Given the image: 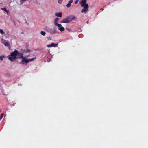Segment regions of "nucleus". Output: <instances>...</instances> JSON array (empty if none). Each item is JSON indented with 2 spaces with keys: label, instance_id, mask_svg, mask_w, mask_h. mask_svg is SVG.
<instances>
[{
  "label": "nucleus",
  "instance_id": "f257e3e1",
  "mask_svg": "<svg viewBox=\"0 0 148 148\" xmlns=\"http://www.w3.org/2000/svg\"><path fill=\"white\" fill-rule=\"evenodd\" d=\"M23 57V53L18 52L16 50H15L8 56V59L11 62L14 61L17 58L22 59Z\"/></svg>",
  "mask_w": 148,
  "mask_h": 148
},
{
  "label": "nucleus",
  "instance_id": "6ab92c4d",
  "mask_svg": "<svg viewBox=\"0 0 148 148\" xmlns=\"http://www.w3.org/2000/svg\"><path fill=\"white\" fill-rule=\"evenodd\" d=\"M26 0H21L20 1V2L21 3H22Z\"/></svg>",
  "mask_w": 148,
  "mask_h": 148
},
{
  "label": "nucleus",
  "instance_id": "412c9836",
  "mask_svg": "<svg viewBox=\"0 0 148 148\" xmlns=\"http://www.w3.org/2000/svg\"><path fill=\"white\" fill-rule=\"evenodd\" d=\"M62 0H58L59 3L61 4L62 2Z\"/></svg>",
  "mask_w": 148,
  "mask_h": 148
},
{
  "label": "nucleus",
  "instance_id": "20e7f679",
  "mask_svg": "<svg viewBox=\"0 0 148 148\" xmlns=\"http://www.w3.org/2000/svg\"><path fill=\"white\" fill-rule=\"evenodd\" d=\"M28 63V59H27L26 57H24L22 58V60L20 63H21L23 64H25V63H26V65H27V64Z\"/></svg>",
  "mask_w": 148,
  "mask_h": 148
},
{
  "label": "nucleus",
  "instance_id": "6e6552de",
  "mask_svg": "<svg viewBox=\"0 0 148 148\" xmlns=\"http://www.w3.org/2000/svg\"><path fill=\"white\" fill-rule=\"evenodd\" d=\"M69 23V21H68L67 17L64 19L62 21H60L61 23Z\"/></svg>",
  "mask_w": 148,
  "mask_h": 148
},
{
  "label": "nucleus",
  "instance_id": "dca6fc26",
  "mask_svg": "<svg viewBox=\"0 0 148 148\" xmlns=\"http://www.w3.org/2000/svg\"><path fill=\"white\" fill-rule=\"evenodd\" d=\"M31 51V50H24V52H25V53H27V52H30Z\"/></svg>",
  "mask_w": 148,
  "mask_h": 148
},
{
  "label": "nucleus",
  "instance_id": "423d86ee",
  "mask_svg": "<svg viewBox=\"0 0 148 148\" xmlns=\"http://www.w3.org/2000/svg\"><path fill=\"white\" fill-rule=\"evenodd\" d=\"M1 42L6 46H8L10 45L9 42L4 39H2Z\"/></svg>",
  "mask_w": 148,
  "mask_h": 148
},
{
  "label": "nucleus",
  "instance_id": "aec40b11",
  "mask_svg": "<svg viewBox=\"0 0 148 148\" xmlns=\"http://www.w3.org/2000/svg\"><path fill=\"white\" fill-rule=\"evenodd\" d=\"M3 113H2L1 114V116H0V120H1L2 118H3Z\"/></svg>",
  "mask_w": 148,
  "mask_h": 148
},
{
  "label": "nucleus",
  "instance_id": "ddd939ff",
  "mask_svg": "<svg viewBox=\"0 0 148 148\" xmlns=\"http://www.w3.org/2000/svg\"><path fill=\"white\" fill-rule=\"evenodd\" d=\"M1 9L5 11L7 13V14L8 15V11L5 8H1Z\"/></svg>",
  "mask_w": 148,
  "mask_h": 148
},
{
  "label": "nucleus",
  "instance_id": "4468645a",
  "mask_svg": "<svg viewBox=\"0 0 148 148\" xmlns=\"http://www.w3.org/2000/svg\"><path fill=\"white\" fill-rule=\"evenodd\" d=\"M35 59H36V57L31 59H28V62H32L33 61H34Z\"/></svg>",
  "mask_w": 148,
  "mask_h": 148
},
{
  "label": "nucleus",
  "instance_id": "a211bd4d",
  "mask_svg": "<svg viewBox=\"0 0 148 148\" xmlns=\"http://www.w3.org/2000/svg\"><path fill=\"white\" fill-rule=\"evenodd\" d=\"M4 57V56H0V60L2 61L3 60V57Z\"/></svg>",
  "mask_w": 148,
  "mask_h": 148
},
{
  "label": "nucleus",
  "instance_id": "0eeeda50",
  "mask_svg": "<svg viewBox=\"0 0 148 148\" xmlns=\"http://www.w3.org/2000/svg\"><path fill=\"white\" fill-rule=\"evenodd\" d=\"M56 26H57L58 27V29L61 31H64L65 29L62 26L61 24H58Z\"/></svg>",
  "mask_w": 148,
  "mask_h": 148
},
{
  "label": "nucleus",
  "instance_id": "f03ea898",
  "mask_svg": "<svg viewBox=\"0 0 148 148\" xmlns=\"http://www.w3.org/2000/svg\"><path fill=\"white\" fill-rule=\"evenodd\" d=\"M86 0H82L81 1V6L84 7V8L81 11L82 13H86L88 10L89 6L88 4H86Z\"/></svg>",
  "mask_w": 148,
  "mask_h": 148
},
{
  "label": "nucleus",
  "instance_id": "39448f33",
  "mask_svg": "<svg viewBox=\"0 0 148 148\" xmlns=\"http://www.w3.org/2000/svg\"><path fill=\"white\" fill-rule=\"evenodd\" d=\"M69 22L75 18V16L74 15H70L67 17Z\"/></svg>",
  "mask_w": 148,
  "mask_h": 148
},
{
  "label": "nucleus",
  "instance_id": "393cba45",
  "mask_svg": "<svg viewBox=\"0 0 148 148\" xmlns=\"http://www.w3.org/2000/svg\"><path fill=\"white\" fill-rule=\"evenodd\" d=\"M66 29L67 30H69H69H70V29H68V28H66Z\"/></svg>",
  "mask_w": 148,
  "mask_h": 148
},
{
  "label": "nucleus",
  "instance_id": "9d476101",
  "mask_svg": "<svg viewBox=\"0 0 148 148\" xmlns=\"http://www.w3.org/2000/svg\"><path fill=\"white\" fill-rule=\"evenodd\" d=\"M55 15L56 16H57L58 17H61L62 16V13L61 12H60L58 13H56L55 14Z\"/></svg>",
  "mask_w": 148,
  "mask_h": 148
},
{
  "label": "nucleus",
  "instance_id": "2eb2a0df",
  "mask_svg": "<svg viewBox=\"0 0 148 148\" xmlns=\"http://www.w3.org/2000/svg\"><path fill=\"white\" fill-rule=\"evenodd\" d=\"M41 34L43 36H45L46 34V32L45 31H41L40 32Z\"/></svg>",
  "mask_w": 148,
  "mask_h": 148
},
{
  "label": "nucleus",
  "instance_id": "f3484780",
  "mask_svg": "<svg viewBox=\"0 0 148 148\" xmlns=\"http://www.w3.org/2000/svg\"><path fill=\"white\" fill-rule=\"evenodd\" d=\"M0 33L2 34H3L5 33V32L2 29H0Z\"/></svg>",
  "mask_w": 148,
  "mask_h": 148
},
{
  "label": "nucleus",
  "instance_id": "a878e982",
  "mask_svg": "<svg viewBox=\"0 0 148 148\" xmlns=\"http://www.w3.org/2000/svg\"><path fill=\"white\" fill-rule=\"evenodd\" d=\"M87 24H88V23H89V21H87Z\"/></svg>",
  "mask_w": 148,
  "mask_h": 148
},
{
  "label": "nucleus",
  "instance_id": "4be33fe9",
  "mask_svg": "<svg viewBox=\"0 0 148 148\" xmlns=\"http://www.w3.org/2000/svg\"><path fill=\"white\" fill-rule=\"evenodd\" d=\"M6 76L7 77H9L10 76V75L9 73H7L6 75Z\"/></svg>",
  "mask_w": 148,
  "mask_h": 148
},
{
  "label": "nucleus",
  "instance_id": "f8f14e48",
  "mask_svg": "<svg viewBox=\"0 0 148 148\" xmlns=\"http://www.w3.org/2000/svg\"><path fill=\"white\" fill-rule=\"evenodd\" d=\"M59 20V18H56L55 19L54 21V24L55 25H56L58 24H58L57 23V21H58Z\"/></svg>",
  "mask_w": 148,
  "mask_h": 148
},
{
  "label": "nucleus",
  "instance_id": "1a4fd4ad",
  "mask_svg": "<svg viewBox=\"0 0 148 148\" xmlns=\"http://www.w3.org/2000/svg\"><path fill=\"white\" fill-rule=\"evenodd\" d=\"M57 45V44H55L52 43L51 44L47 45V46L48 47H55Z\"/></svg>",
  "mask_w": 148,
  "mask_h": 148
},
{
  "label": "nucleus",
  "instance_id": "5701e85b",
  "mask_svg": "<svg viewBox=\"0 0 148 148\" xmlns=\"http://www.w3.org/2000/svg\"><path fill=\"white\" fill-rule=\"evenodd\" d=\"M77 3H78V1H75V4H77Z\"/></svg>",
  "mask_w": 148,
  "mask_h": 148
},
{
  "label": "nucleus",
  "instance_id": "9b49d317",
  "mask_svg": "<svg viewBox=\"0 0 148 148\" xmlns=\"http://www.w3.org/2000/svg\"><path fill=\"white\" fill-rule=\"evenodd\" d=\"M73 2V0H70V1L68 2V4L66 5V6L68 8L69 7L71 6V4Z\"/></svg>",
  "mask_w": 148,
  "mask_h": 148
},
{
  "label": "nucleus",
  "instance_id": "b1692460",
  "mask_svg": "<svg viewBox=\"0 0 148 148\" xmlns=\"http://www.w3.org/2000/svg\"><path fill=\"white\" fill-rule=\"evenodd\" d=\"M101 10L102 11H103L104 10V9L103 8H101Z\"/></svg>",
  "mask_w": 148,
  "mask_h": 148
},
{
  "label": "nucleus",
  "instance_id": "7ed1b4c3",
  "mask_svg": "<svg viewBox=\"0 0 148 148\" xmlns=\"http://www.w3.org/2000/svg\"><path fill=\"white\" fill-rule=\"evenodd\" d=\"M45 30L47 32L50 33L52 34L56 33V29L55 28L52 29L49 28H47Z\"/></svg>",
  "mask_w": 148,
  "mask_h": 148
},
{
  "label": "nucleus",
  "instance_id": "bb28decb",
  "mask_svg": "<svg viewBox=\"0 0 148 148\" xmlns=\"http://www.w3.org/2000/svg\"><path fill=\"white\" fill-rule=\"evenodd\" d=\"M29 56V55H27V57H28V56Z\"/></svg>",
  "mask_w": 148,
  "mask_h": 148
}]
</instances>
